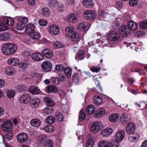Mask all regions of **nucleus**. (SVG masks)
I'll return each instance as SVG.
<instances>
[{
	"label": "nucleus",
	"instance_id": "obj_35",
	"mask_svg": "<svg viewBox=\"0 0 147 147\" xmlns=\"http://www.w3.org/2000/svg\"><path fill=\"white\" fill-rule=\"evenodd\" d=\"M46 92L48 93L55 92L57 90V88L54 85L49 86L45 88Z\"/></svg>",
	"mask_w": 147,
	"mask_h": 147
},
{
	"label": "nucleus",
	"instance_id": "obj_15",
	"mask_svg": "<svg viewBox=\"0 0 147 147\" xmlns=\"http://www.w3.org/2000/svg\"><path fill=\"white\" fill-rule=\"evenodd\" d=\"M32 59L36 61H40L43 59V55L41 53L36 52L33 53L31 55Z\"/></svg>",
	"mask_w": 147,
	"mask_h": 147
},
{
	"label": "nucleus",
	"instance_id": "obj_30",
	"mask_svg": "<svg viewBox=\"0 0 147 147\" xmlns=\"http://www.w3.org/2000/svg\"><path fill=\"white\" fill-rule=\"evenodd\" d=\"M18 61L16 58L12 57L9 59L7 63L10 65L14 66L18 64Z\"/></svg>",
	"mask_w": 147,
	"mask_h": 147
},
{
	"label": "nucleus",
	"instance_id": "obj_24",
	"mask_svg": "<svg viewBox=\"0 0 147 147\" xmlns=\"http://www.w3.org/2000/svg\"><path fill=\"white\" fill-rule=\"evenodd\" d=\"M113 132V129L108 128L103 129L101 131V133L103 136L106 137L110 135Z\"/></svg>",
	"mask_w": 147,
	"mask_h": 147
},
{
	"label": "nucleus",
	"instance_id": "obj_61",
	"mask_svg": "<svg viewBox=\"0 0 147 147\" xmlns=\"http://www.w3.org/2000/svg\"><path fill=\"white\" fill-rule=\"evenodd\" d=\"M138 2V0H129V4L130 6L133 7L137 5Z\"/></svg>",
	"mask_w": 147,
	"mask_h": 147
},
{
	"label": "nucleus",
	"instance_id": "obj_53",
	"mask_svg": "<svg viewBox=\"0 0 147 147\" xmlns=\"http://www.w3.org/2000/svg\"><path fill=\"white\" fill-rule=\"evenodd\" d=\"M86 146L87 147H93L94 141L91 138L88 139L86 142Z\"/></svg>",
	"mask_w": 147,
	"mask_h": 147
},
{
	"label": "nucleus",
	"instance_id": "obj_29",
	"mask_svg": "<svg viewBox=\"0 0 147 147\" xmlns=\"http://www.w3.org/2000/svg\"><path fill=\"white\" fill-rule=\"evenodd\" d=\"M3 19L4 22L7 24L9 26H12L14 24V22L10 17L4 16Z\"/></svg>",
	"mask_w": 147,
	"mask_h": 147
},
{
	"label": "nucleus",
	"instance_id": "obj_16",
	"mask_svg": "<svg viewBox=\"0 0 147 147\" xmlns=\"http://www.w3.org/2000/svg\"><path fill=\"white\" fill-rule=\"evenodd\" d=\"M35 27L34 25L32 23H28L25 26V31L26 32L29 34L34 31Z\"/></svg>",
	"mask_w": 147,
	"mask_h": 147
},
{
	"label": "nucleus",
	"instance_id": "obj_3",
	"mask_svg": "<svg viewBox=\"0 0 147 147\" xmlns=\"http://www.w3.org/2000/svg\"><path fill=\"white\" fill-rule=\"evenodd\" d=\"M103 126L102 122L97 121L92 123L89 126L90 131L92 132H97L103 128Z\"/></svg>",
	"mask_w": 147,
	"mask_h": 147
},
{
	"label": "nucleus",
	"instance_id": "obj_56",
	"mask_svg": "<svg viewBox=\"0 0 147 147\" xmlns=\"http://www.w3.org/2000/svg\"><path fill=\"white\" fill-rule=\"evenodd\" d=\"M89 45L90 46H92V47H90L89 48V49L91 51L95 53H98V51L96 49V47L94 44L93 45H90V44L89 43Z\"/></svg>",
	"mask_w": 147,
	"mask_h": 147
},
{
	"label": "nucleus",
	"instance_id": "obj_4",
	"mask_svg": "<svg viewBox=\"0 0 147 147\" xmlns=\"http://www.w3.org/2000/svg\"><path fill=\"white\" fill-rule=\"evenodd\" d=\"M13 127L12 123L10 121H7L3 122L1 125L2 130L6 132L11 131L13 128Z\"/></svg>",
	"mask_w": 147,
	"mask_h": 147
},
{
	"label": "nucleus",
	"instance_id": "obj_14",
	"mask_svg": "<svg viewBox=\"0 0 147 147\" xmlns=\"http://www.w3.org/2000/svg\"><path fill=\"white\" fill-rule=\"evenodd\" d=\"M42 54L43 57H45L48 58H51L53 56V53L52 51L49 49H44L42 51Z\"/></svg>",
	"mask_w": 147,
	"mask_h": 147
},
{
	"label": "nucleus",
	"instance_id": "obj_41",
	"mask_svg": "<svg viewBox=\"0 0 147 147\" xmlns=\"http://www.w3.org/2000/svg\"><path fill=\"white\" fill-rule=\"evenodd\" d=\"M98 147H109V142L105 140H101L98 143Z\"/></svg>",
	"mask_w": 147,
	"mask_h": 147
},
{
	"label": "nucleus",
	"instance_id": "obj_5",
	"mask_svg": "<svg viewBox=\"0 0 147 147\" xmlns=\"http://www.w3.org/2000/svg\"><path fill=\"white\" fill-rule=\"evenodd\" d=\"M31 99V96L30 94L25 93L20 95L19 98L20 102L24 104L28 103Z\"/></svg>",
	"mask_w": 147,
	"mask_h": 147
},
{
	"label": "nucleus",
	"instance_id": "obj_52",
	"mask_svg": "<svg viewBox=\"0 0 147 147\" xmlns=\"http://www.w3.org/2000/svg\"><path fill=\"white\" fill-rule=\"evenodd\" d=\"M53 127L51 125H48L44 127V130L47 132L51 133L53 129Z\"/></svg>",
	"mask_w": 147,
	"mask_h": 147
},
{
	"label": "nucleus",
	"instance_id": "obj_55",
	"mask_svg": "<svg viewBox=\"0 0 147 147\" xmlns=\"http://www.w3.org/2000/svg\"><path fill=\"white\" fill-rule=\"evenodd\" d=\"M52 83L54 84L58 85L60 83L58 77H53L51 78Z\"/></svg>",
	"mask_w": 147,
	"mask_h": 147
},
{
	"label": "nucleus",
	"instance_id": "obj_20",
	"mask_svg": "<svg viewBox=\"0 0 147 147\" xmlns=\"http://www.w3.org/2000/svg\"><path fill=\"white\" fill-rule=\"evenodd\" d=\"M40 100L38 98H34L32 99L30 102L31 106L33 108L37 107L39 104Z\"/></svg>",
	"mask_w": 147,
	"mask_h": 147
},
{
	"label": "nucleus",
	"instance_id": "obj_27",
	"mask_svg": "<svg viewBox=\"0 0 147 147\" xmlns=\"http://www.w3.org/2000/svg\"><path fill=\"white\" fill-rule=\"evenodd\" d=\"M30 123L32 126L36 127L40 125L41 122L39 119L35 118L32 119L30 121Z\"/></svg>",
	"mask_w": 147,
	"mask_h": 147
},
{
	"label": "nucleus",
	"instance_id": "obj_37",
	"mask_svg": "<svg viewBox=\"0 0 147 147\" xmlns=\"http://www.w3.org/2000/svg\"><path fill=\"white\" fill-rule=\"evenodd\" d=\"M10 38V35L7 33H3L0 35V40L1 41L7 40Z\"/></svg>",
	"mask_w": 147,
	"mask_h": 147
},
{
	"label": "nucleus",
	"instance_id": "obj_46",
	"mask_svg": "<svg viewBox=\"0 0 147 147\" xmlns=\"http://www.w3.org/2000/svg\"><path fill=\"white\" fill-rule=\"evenodd\" d=\"M140 28L143 30L147 29V20H144L141 22L139 24Z\"/></svg>",
	"mask_w": 147,
	"mask_h": 147
},
{
	"label": "nucleus",
	"instance_id": "obj_12",
	"mask_svg": "<svg viewBox=\"0 0 147 147\" xmlns=\"http://www.w3.org/2000/svg\"><path fill=\"white\" fill-rule=\"evenodd\" d=\"M90 25L87 22H83L78 25V29L80 31H86L89 29Z\"/></svg>",
	"mask_w": 147,
	"mask_h": 147
},
{
	"label": "nucleus",
	"instance_id": "obj_23",
	"mask_svg": "<svg viewBox=\"0 0 147 147\" xmlns=\"http://www.w3.org/2000/svg\"><path fill=\"white\" fill-rule=\"evenodd\" d=\"M125 136L124 131L122 130L118 131L115 137L118 141H121L123 139Z\"/></svg>",
	"mask_w": 147,
	"mask_h": 147
},
{
	"label": "nucleus",
	"instance_id": "obj_45",
	"mask_svg": "<svg viewBox=\"0 0 147 147\" xmlns=\"http://www.w3.org/2000/svg\"><path fill=\"white\" fill-rule=\"evenodd\" d=\"M86 116V114L84 111H80L79 116V119L81 121H83L85 119Z\"/></svg>",
	"mask_w": 147,
	"mask_h": 147
},
{
	"label": "nucleus",
	"instance_id": "obj_6",
	"mask_svg": "<svg viewBox=\"0 0 147 147\" xmlns=\"http://www.w3.org/2000/svg\"><path fill=\"white\" fill-rule=\"evenodd\" d=\"M52 65L51 62L48 61H44L41 64V67L44 71L48 72L52 69Z\"/></svg>",
	"mask_w": 147,
	"mask_h": 147
},
{
	"label": "nucleus",
	"instance_id": "obj_7",
	"mask_svg": "<svg viewBox=\"0 0 147 147\" xmlns=\"http://www.w3.org/2000/svg\"><path fill=\"white\" fill-rule=\"evenodd\" d=\"M96 13L94 11L90 10L86 11L84 13V17L89 20H93L95 18Z\"/></svg>",
	"mask_w": 147,
	"mask_h": 147
},
{
	"label": "nucleus",
	"instance_id": "obj_25",
	"mask_svg": "<svg viewBox=\"0 0 147 147\" xmlns=\"http://www.w3.org/2000/svg\"><path fill=\"white\" fill-rule=\"evenodd\" d=\"M87 113L88 115H92L93 114L95 111L94 106L92 105H88L86 109Z\"/></svg>",
	"mask_w": 147,
	"mask_h": 147
},
{
	"label": "nucleus",
	"instance_id": "obj_33",
	"mask_svg": "<svg viewBox=\"0 0 147 147\" xmlns=\"http://www.w3.org/2000/svg\"><path fill=\"white\" fill-rule=\"evenodd\" d=\"M5 72L7 74L9 75H13L15 72V68L12 67H9L6 68Z\"/></svg>",
	"mask_w": 147,
	"mask_h": 147
},
{
	"label": "nucleus",
	"instance_id": "obj_32",
	"mask_svg": "<svg viewBox=\"0 0 147 147\" xmlns=\"http://www.w3.org/2000/svg\"><path fill=\"white\" fill-rule=\"evenodd\" d=\"M15 93L14 90L12 89H7L6 90V94L8 98H11L14 96Z\"/></svg>",
	"mask_w": 147,
	"mask_h": 147
},
{
	"label": "nucleus",
	"instance_id": "obj_49",
	"mask_svg": "<svg viewBox=\"0 0 147 147\" xmlns=\"http://www.w3.org/2000/svg\"><path fill=\"white\" fill-rule=\"evenodd\" d=\"M42 14L45 16H48L50 14L49 9L47 8H43L42 9L41 11Z\"/></svg>",
	"mask_w": 147,
	"mask_h": 147
},
{
	"label": "nucleus",
	"instance_id": "obj_59",
	"mask_svg": "<svg viewBox=\"0 0 147 147\" xmlns=\"http://www.w3.org/2000/svg\"><path fill=\"white\" fill-rule=\"evenodd\" d=\"M120 23L119 21L116 20L113 24V27L114 29H117L119 27Z\"/></svg>",
	"mask_w": 147,
	"mask_h": 147
},
{
	"label": "nucleus",
	"instance_id": "obj_47",
	"mask_svg": "<svg viewBox=\"0 0 147 147\" xmlns=\"http://www.w3.org/2000/svg\"><path fill=\"white\" fill-rule=\"evenodd\" d=\"M72 82L75 84H78L79 81V78L78 73L74 74L72 77Z\"/></svg>",
	"mask_w": 147,
	"mask_h": 147
},
{
	"label": "nucleus",
	"instance_id": "obj_54",
	"mask_svg": "<svg viewBox=\"0 0 147 147\" xmlns=\"http://www.w3.org/2000/svg\"><path fill=\"white\" fill-rule=\"evenodd\" d=\"M13 137V134L11 132L7 133L5 136L4 138L7 141L11 139Z\"/></svg>",
	"mask_w": 147,
	"mask_h": 147
},
{
	"label": "nucleus",
	"instance_id": "obj_42",
	"mask_svg": "<svg viewBox=\"0 0 147 147\" xmlns=\"http://www.w3.org/2000/svg\"><path fill=\"white\" fill-rule=\"evenodd\" d=\"M44 100L47 105L50 107H53L54 105V102L49 98L45 97Z\"/></svg>",
	"mask_w": 147,
	"mask_h": 147
},
{
	"label": "nucleus",
	"instance_id": "obj_57",
	"mask_svg": "<svg viewBox=\"0 0 147 147\" xmlns=\"http://www.w3.org/2000/svg\"><path fill=\"white\" fill-rule=\"evenodd\" d=\"M57 7V10L61 12L63 11L65 9V7L63 4H59Z\"/></svg>",
	"mask_w": 147,
	"mask_h": 147
},
{
	"label": "nucleus",
	"instance_id": "obj_36",
	"mask_svg": "<svg viewBox=\"0 0 147 147\" xmlns=\"http://www.w3.org/2000/svg\"><path fill=\"white\" fill-rule=\"evenodd\" d=\"M53 142L50 139L46 140L44 142V147H53Z\"/></svg>",
	"mask_w": 147,
	"mask_h": 147
},
{
	"label": "nucleus",
	"instance_id": "obj_44",
	"mask_svg": "<svg viewBox=\"0 0 147 147\" xmlns=\"http://www.w3.org/2000/svg\"><path fill=\"white\" fill-rule=\"evenodd\" d=\"M48 4L50 7L53 8L59 4V2L56 0H51L49 1Z\"/></svg>",
	"mask_w": 147,
	"mask_h": 147
},
{
	"label": "nucleus",
	"instance_id": "obj_38",
	"mask_svg": "<svg viewBox=\"0 0 147 147\" xmlns=\"http://www.w3.org/2000/svg\"><path fill=\"white\" fill-rule=\"evenodd\" d=\"M66 76L68 78H70L72 75V69L69 67H65L64 71Z\"/></svg>",
	"mask_w": 147,
	"mask_h": 147
},
{
	"label": "nucleus",
	"instance_id": "obj_60",
	"mask_svg": "<svg viewBox=\"0 0 147 147\" xmlns=\"http://www.w3.org/2000/svg\"><path fill=\"white\" fill-rule=\"evenodd\" d=\"M90 69L93 72H97L100 69V68L98 66L97 67L92 66L91 67Z\"/></svg>",
	"mask_w": 147,
	"mask_h": 147
},
{
	"label": "nucleus",
	"instance_id": "obj_1",
	"mask_svg": "<svg viewBox=\"0 0 147 147\" xmlns=\"http://www.w3.org/2000/svg\"><path fill=\"white\" fill-rule=\"evenodd\" d=\"M16 45L13 43H6L4 44L2 47V51L3 54L6 55H10L14 54L17 50Z\"/></svg>",
	"mask_w": 147,
	"mask_h": 147
},
{
	"label": "nucleus",
	"instance_id": "obj_10",
	"mask_svg": "<svg viewBox=\"0 0 147 147\" xmlns=\"http://www.w3.org/2000/svg\"><path fill=\"white\" fill-rule=\"evenodd\" d=\"M18 65L19 67L23 70H25L29 68L30 64L28 61L24 60L18 63Z\"/></svg>",
	"mask_w": 147,
	"mask_h": 147
},
{
	"label": "nucleus",
	"instance_id": "obj_31",
	"mask_svg": "<svg viewBox=\"0 0 147 147\" xmlns=\"http://www.w3.org/2000/svg\"><path fill=\"white\" fill-rule=\"evenodd\" d=\"M84 57V51L83 50H81L78 52V55L76 56L75 59L76 60H77L78 61L79 59L83 60Z\"/></svg>",
	"mask_w": 147,
	"mask_h": 147
},
{
	"label": "nucleus",
	"instance_id": "obj_13",
	"mask_svg": "<svg viewBox=\"0 0 147 147\" xmlns=\"http://www.w3.org/2000/svg\"><path fill=\"white\" fill-rule=\"evenodd\" d=\"M49 33L53 35H57L59 32V29L58 26L55 25L51 26L49 28Z\"/></svg>",
	"mask_w": 147,
	"mask_h": 147
},
{
	"label": "nucleus",
	"instance_id": "obj_58",
	"mask_svg": "<svg viewBox=\"0 0 147 147\" xmlns=\"http://www.w3.org/2000/svg\"><path fill=\"white\" fill-rule=\"evenodd\" d=\"M98 13L100 16L102 18H106L108 14L107 13L102 10H99L98 11Z\"/></svg>",
	"mask_w": 147,
	"mask_h": 147
},
{
	"label": "nucleus",
	"instance_id": "obj_64",
	"mask_svg": "<svg viewBox=\"0 0 147 147\" xmlns=\"http://www.w3.org/2000/svg\"><path fill=\"white\" fill-rule=\"evenodd\" d=\"M54 45L55 47L59 48H61L63 46L62 43L57 41L55 42L54 43Z\"/></svg>",
	"mask_w": 147,
	"mask_h": 147
},
{
	"label": "nucleus",
	"instance_id": "obj_19",
	"mask_svg": "<svg viewBox=\"0 0 147 147\" xmlns=\"http://www.w3.org/2000/svg\"><path fill=\"white\" fill-rule=\"evenodd\" d=\"M105 113V110L104 108H99L96 110V113L94 115V117L95 118H99L102 116Z\"/></svg>",
	"mask_w": 147,
	"mask_h": 147
},
{
	"label": "nucleus",
	"instance_id": "obj_50",
	"mask_svg": "<svg viewBox=\"0 0 147 147\" xmlns=\"http://www.w3.org/2000/svg\"><path fill=\"white\" fill-rule=\"evenodd\" d=\"M56 116L57 120L59 121H62L64 119V116L60 112H57L56 113Z\"/></svg>",
	"mask_w": 147,
	"mask_h": 147
},
{
	"label": "nucleus",
	"instance_id": "obj_39",
	"mask_svg": "<svg viewBox=\"0 0 147 147\" xmlns=\"http://www.w3.org/2000/svg\"><path fill=\"white\" fill-rule=\"evenodd\" d=\"M82 4L84 5L87 7L92 6L94 4L92 0H83Z\"/></svg>",
	"mask_w": 147,
	"mask_h": 147
},
{
	"label": "nucleus",
	"instance_id": "obj_40",
	"mask_svg": "<svg viewBox=\"0 0 147 147\" xmlns=\"http://www.w3.org/2000/svg\"><path fill=\"white\" fill-rule=\"evenodd\" d=\"M119 117V115L118 114L113 113L109 117V120L111 122H115L117 120Z\"/></svg>",
	"mask_w": 147,
	"mask_h": 147
},
{
	"label": "nucleus",
	"instance_id": "obj_51",
	"mask_svg": "<svg viewBox=\"0 0 147 147\" xmlns=\"http://www.w3.org/2000/svg\"><path fill=\"white\" fill-rule=\"evenodd\" d=\"M46 122L49 124L53 123L55 121L54 117L52 116H49L46 119Z\"/></svg>",
	"mask_w": 147,
	"mask_h": 147
},
{
	"label": "nucleus",
	"instance_id": "obj_2",
	"mask_svg": "<svg viewBox=\"0 0 147 147\" xmlns=\"http://www.w3.org/2000/svg\"><path fill=\"white\" fill-rule=\"evenodd\" d=\"M14 19L18 21L16 25V28L19 30L23 29L25 27V24L28 22V18L25 17L17 16Z\"/></svg>",
	"mask_w": 147,
	"mask_h": 147
},
{
	"label": "nucleus",
	"instance_id": "obj_34",
	"mask_svg": "<svg viewBox=\"0 0 147 147\" xmlns=\"http://www.w3.org/2000/svg\"><path fill=\"white\" fill-rule=\"evenodd\" d=\"M74 28L71 27H67L65 30V33L66 36L69 38L74 32Z\"/></svg>",
	"mask_w": 147,
	"mask_h": 147
},
{
	"label": "nucleus",
	"instance_id": "obj_63",
	"mask_svg": "<svg viewBox=\"0 0 147 147\" xmlns=\"http://www.w3.org/2000/svg\"><path fill=\"white\" fill-rule=\"evenodd\" d=\"M80 78L82 80H84L87 79L86 76L85 71H80Z\"/></svg>",
	"mask_w": 147,
	"mask_h": 147
},
{
	"label": "nucleus",
	"instance_id": "obj_9",
	"mask_svg": "<svg viewBox=\"0 0 147 147\" xmlns=\"http://www.w3.org/2000/svg\"><path fill=\"white\" fill-rule=\"evenodd\" d=\"M28 136L25 133H21L18 134L17 136V141L20 143H23L26 142L28 139Z\"/></svg>",
	"mask_w": 147,
	"mask_h": 147
},
{
	"label": "nucleus",
	"instance_id": "obj_18",
	"mask_svg": "<svg viewBox=\"0 0 147 147\" xmlns=\"http://www.w3.org/2000/svg\"><path fill=\"white\" fill-rule=\"evenodd\" d=\"M65 68L61 64L55 65V70L57 73L60 76L64 73Z\"/></svg>",
	"mask_w": 147,
	"mask_h": 147
},
{
	"label": "nucleus",
	"instance_id": "obj_21",
	"mask_svg": "<svg viewBox=\"0 0 147 147\" xmlns=\"http://www.w3.org/2000/svg\"><path fill=\"white\" fill-rule=\"evenodd\" d=\"M127 25L129 29L132 30H135L138 28L137 23L132 21H129L127 23Z\"/></svg>",
	"mask_w": 147,
	"mask_h": 147
},
{
	"label": "nucleus",
	"instance_id": "obj_11",
	"mask_svg": "<svg viewBox=\"0 0 147 147\" xmlns=\"http://www.w3.org/2000/svg\"><path fill=\"white\" fill-rule=\"evenodd\" d=\"M120 36L119 34L117 32L113 31L110 32L109 36V39L112 41H116L119 38Z\"/></svg>",
	"mask_w": 147,
	"mask_h": 147
},
{
	"label": "nucleus",
	"instance_id": "obj_48",
	"mask_svg": "<svg viewBox=\"0 0 147 147\" xmlns=\"http://www.w3.org/2000/svg\"><path fill=\"white\" fill-rule=\"evenodd\" d=\"M76 15L75 14H71L69 16L68 20L70 22H76Z\"/></svg>",
	"mask_w": 147,
	"mask_h": 147
},
{
	"label": "nucleus",
	"instance_id": "obj_26",
	"mask_svg": "<svg viewBox=\"0 0 147 147\" xmlns=\"http://www.w3.org/2000/svg\"><path fill=\"white\" fill-rule=\"evenodd\" d=\"M71 40L74 42L79 41L80 38V35L78 33L74 32L69 37Z\"/></svg>",
	"mask_w": 147,
	"mask_h": 147
},
{
	"label": "nucleus",
	"instance_id": "obj_22",
	"mask_svg": "<svg viewBox=\"0 0 147 147\" xmlns=\"http://www.w3.org/2000/svg\"><path fill=\"white\" fill-rule=\"evenodd\" d=\"M132 134V135L129 136L128 137V139L131 142H136L139 139V135L137 132H135L133 134Z\"/></svg>",
	"mask_w": 147,
	"mask_h": 147
},
{
	"label": "nucleus",
	"instance_id": "obj_17",
	"mask_svg": "<svg viewBox=\"0 0 147 147\" xmlns=\"http://www.w3.org/2000/svg\"><path fill=\"white\" fill-rule=\"evenodd\" d=\"M119 31L123 36H127L129 32V29L126 25H123L120 28Z\"/></svg>",
	"mask_w": 147,
	"mask_h": 147
},
{
	"label": "nucleus",
	"instance_id": "obj_62",
	"mask_svg": "<svg viewBox=\"0 0 147 147\" xmlns=\"http://www.w3.org/2000/svg\"><path fill=\"white\" fill-rule=\"evenodd\" d=\"M7 27L3 23L0 24V31H3L7 30Z\"/></svg>",
	"mask_w": 147,
	"mask_h": 147
},
{
	"label": "nucleus",
	"instance_id": "obj_8",
	"mask_svg": "<svg viewBox=\"0 0 147 147\" xmlns=\"http://www.w3.org/2000/svg\"><path fill=\"white\" fill-rule=\"evenodd\" d=\"M136 126L135 124L133 122L129 123L126 127V131L127 133L130 134L135 132Z\"/></svg>",
	"mask_w": 147,
	"mask_h": 147
},
{
	"label": "nucleus",
	"instance_id": "obj_28",
	"mask_svg": "<svg viewBox=\"0 0 147 147\" xmlns=\"http://www.w3.org/2000/svg\"><path fill=\"white\" fill-rule=\"evenodd\" d=\"M29 90L30 93L33 94H37L40 93V90L38 88L35 86H31L29 89Z\"/></svg>",
	"mask_w": 147,
	"mask_h": 147
},
{
	"label": "nucleus",
	"instance_id": "obj_43",
	"mask_svg": "<svg viewBox=\"0 0 147 147\" xmlns=\"http://www.w3.org/2000/svg\"><path fill=\"white\" fill-rule=\"evenodd\" d=\"M29 34L31 38L34 39H39L40 36V34L39 32L34 31Z\"/></svg>",
	"mask_w": 147,
	"mask_h": 147
}]
</instances>
